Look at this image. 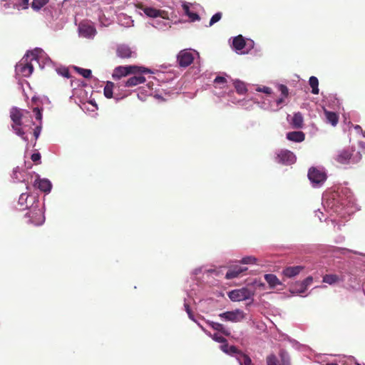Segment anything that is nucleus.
<instances>
[{
    "label": "nucleus",
    "instance_id": "3c124183",
    "mask_svg": "<svg viewBox=\"0 0 365 365\" xmlns=\"http://www.w3.org/2000/svg\"><path fill=\"white\" fill-rule=\"evenodd\" d=\"M29 0H21L22 9H26L29 7Z\"/></svg>",
    "mask_w": 365,
    "mask_h": 365
},
{
    "label": "nucleus",
    "instance_id": "c756f323",
    "mask_svg": "<svg viewBox=\"0 0 365 365\" xmlns=\"http://www.w3.org/2000/svg\"><path fill=\"white\" fill-rule=\"evenodd\" d=\"M49 0H33L31 3V8L34 11H39L42 7H43Z\"/></svg>",
    "mask_w": 365,
    "mask_h": 365
},
{
    "label": "nucleus",
    "instance_id": "f8f14e48",
    "mask_svg": "<svg viewBox=\"0 0 365 365\" xmlns=\"http://www.w3.org/2000/svg\"><path fill=\"white\" fill-rule=\"evenodd\" d=\"M145 82V78L141 75L135 76L124 82L125 87H133Z\"/></svg>",
    "mask_w": 365,
    "mask_h": 365
},
{
    "label": "nucleus",
    "instance_id": "4be33fe9",
    "mask_svg": "<svg viewBox=\"0 0 365 365\" xmlns=\"http://www.w3.org/2000/svg\"><path fill=\"white\" fill-rule=\"evenodd\" d=\"M232 45L236 50L241 51L245 46V38L242 35L235 37L232 41Z\"/></svg>",
    "mask_w": 365,
    "mask_h": 365
},
{
    "label": "nucleus",
    "instance_id": "9b49d317",
    "mask_svg": "<svg viewBox=\"0 0 365 365\" xmlns=\"http://www.w3.org/2000/svg\"><path fill=\"white\" fill-rule=\"evenodd\" d=\"M78 29L80 34L83 37L89 38L93 36L96 34L95 28L91 25L81 24Z\"/></svg>",
    "mask_w": 365,
    "mask_h": 365
},
{
    "label": "nucleus",
    "instance_id": "e433bc0d",
    "mask_svg": "<svg viewBox=\"0 0 365 365\" xmlns=\"http://www.w3.org/2000/svg\"><path fill=\"white\" fill-rule=\"evenodd\" d=\"M257 259L252 256L245 257L242 259L241 262L242 264H255Z\"/></svg>",
    "mask_w": 365,
    "mask_h": 365
},
{
    "label": "nucleus",
    "instance_id": "6e6552de",
    "mask_svg": "<svg viewBox=\"0 0 365 365\" xmlns=\"http://www.w3.org/2000/svg\"><path fill=\"white\" fill-rule=\"evenodd\" d=\"M276 161L283 165H292L296 161L295 155L290 150H280L275 158Z\"/></svg>",
    "mask_w": 365,
    "mask_h": 365
},
{
    "label": "nucleus",
    "instance_id": "412c9836",
    "mask_svg": "<svg viewBox=\"0 0 365 365\" xmlns=\"http://www.w3.org/2000/svg\"><path fill=\"white\" fill-rule=\"evenodd\" d=\"M207 324L215 330H217L218 331H220L225 336H230V332L228 329H225L223 324L214 322H208Z\"/></svg>",
    "mask_w": 365,
    "mask_h": 365
},
{
    "label": "nucleus",
    "instance_id": "f704fd0d",
    "mask_svg": "<svg viewBox=\"0 0 365 365\" xmlns=\"http://www.w3.org/2000/svg\"><path fill=\"white\" fill-rule=\"evenodd\" d=\"M209 335L212 337V339L217 341V342H219V343H225L227 342V339L223 337L221 335H219L218 334H209Z\"/></svg>",
    "mask_w": 365,
    "mask_h": 365
},
{
    "label": "nucleus",
    "instance_id": "37998d69",
    "mask_svg": "<svg viewBox=\"0 0 365 365\" xmlns=\"http://www.w3.org/2000/svg\"><path fill=\"white\" fill-rule=\"evenodd\" d=\"M31 159L35 163H38L41 160V154L39 153H35L31 155Z\"/></svg>",
    "mask_w": 365,
    "mask_h": 365
},
{
    "label": "nucleus",
    "instance_id": "20e7f679",
    "mask_svg": "<svg viewBox=\"0 0 365 365\" xmlns=\"http://www.w3.org/2000/svg\"><path fill=\"white\" fill-rule=\"evenodd\" d=\"M136 7L140 10H142L144 14L150 18H157L160 17L165 20L169 19V14L167 11L157 9L154 7L147 6L144 5L143 3H138L136 4Z\"/></svg>",
    "mask_w": 365,
    "mask_h": 365
},
{
    "label": "nucleus",
    "instance_id": "8fccbe9b",
    "mask_svg": "<svg viewBox=\"0 0 365 365\" xmlns=\"http://www.w3.org/2000/svg\"><path fill=\"white\" fill-rule=\"evenodd\" d=\"M185 310H186L187 313L189 315V317L190 319H192V312H191V309L190 308V306L187 304H185Z\"/></svg>",
    "mask_w": 365,
    "mask_h": 365
},
{
    "label": "nucleus",
    "instance_id": "423d86ee",
    "mask_svg": "<svg viewBox=\"0 0 365 365\" xmlns=\"http://www.w3.org/2000/svg\"><path fill=\"white\" fill-rule=\"evenodd\" d=\"M28 219L27 222L34 225H41L44 222V216L42 211L37 207H33L25 215Z\"/></svg>",
    "mask_w": 365,
    "mask_h": 365
},
{
    "label": "nucleus",
    "instance_id": "c85d7f7f",
    "mask_svg": "<svg viewBox=\"0 0 365 365\" xmlns=\"http://www.w3.org/2000/svg\"><path fill=\"white\" fill-rule=\"evenodd\" d=\"M234 86L239 94H245L247 92L245 83L240 81H235Z\"/></svg>",
    "mask_w": 365,
    "mask_h": 365
},
{
    "label": "nucleus",
    "instance_id": "49530a36",
    "mask_svg": "<svg viewBox=\"0 0 365 365\" xmlns=\"http://www.w3.org/2000/svg\"><path fill=\"white\" fill-rule=\"evenodd\" d=\"M226 79L225 78L222 77V76H217L215 80H214V83H226Z\"/></svg>",
    "mask_w": 365,
    "mask_h": 365
},
{
    "label": "nucleus",
    "instance_id": "58836bf2",
    "mask_svg": "<svg viewBox=\"0 0 365 365\" xmlns=\"http://www.w3.org/2000/svg\"><path fill=\"white\" fill-rule=\"evenodd\" d=\"M279 89L283 97H287L289 94V90L287 87L284 85H280L279 86Z\"/></svg>",
    "mask_w": 365,
    "mask_h": 365
},
{
    "label": "nucleus",
    "instance_id": "a18cd8bd",
    "mask_svg": "<svg viewBox=\"0 0 365 365\" xmlns=\"http://www.w3.org/2000/svg\"><path fill=\"white\" fill-rule=\"evenodd\" d=\"M41 131V125H38V126H36L35 128V129L34 130V135L36 140H37L38 138L39 137Z\"/></svg>",
    "mask_w": 365,
    "mask_h": 365
},
{
    "label": "nucleus",
    "instance_id": "b1692460",
    "mask_svg": "<svg viewBox=\"0 0 365 365\" xmlns=\"http://www.w3.org/2000/svg\"><path fill=\"white\" fill-rule=\"evenodd\" d=\"M313 282V278L312 277L309 276V277H307L305 279H304L302 282H301L300 283H299V288L297 289V291L299 292V293H304L308 286H309Z\"/></svg>",
    "mask_w": 365,
    "mask_h": 365
},
{
    "label": "nucleus",
    "instance_id": "09e8293b",
    "mask_svg": "<svg viewBox=\"0 0 365 365\" xmlns=\"http://www.w3.org/2000/svg\"><path fill=\"white\" fill-rule=\"evenodd\" d=\"M223 344L221 346V349L222 351H223L225 353H228V350H229V347L230 346L228 345V344L227 342L225 343H222Z\"/></svg>",
    "mask_w": 365,
    "mask_h": 365
},
{
    "label": "nucleus",
    "instance_id": "a19ab883",
    "mask_svg": "<svg viewBox=\"0 0 365 365\" xmlns=\"http://www.w3.org/2000/svg\"><path fill=\"white\" fill-rule=\"evenodd\" d=\"M28 195L26 193H21L20 197H19V203L23 206L24 205V204L26 203V200L28 198Z\"/></svg>",
    "mask_w": 365,
    "mask_h": 365
},
{
    "label": "nucleus",
    "instance_id": "ddd939ff",
    "mask_svg": "<svg viewBox=\"0 0 365 365\" xmlns=\"http://www.w3.org/2000/svg\"><path fill=\"white\" fill-rule=\"evenodd\" d=\"M303 269L302 266L288 267L283 270L282 273L285 277L291 278L298 275Z\"/></svg>",
    "mask_w": 365,
    "mask_h": 365
},
{
    "label": "nucleus",
    "instance_id": "a878e982",
    "mask_svg": "<svg viewBox=\"0 0 365 365\" xmlns=\"http://www.w3.org/2000/svg\"><path fill=\"white\" fill-rule=\"evenodd\" d=\"M114 86H115L114 83H113L111 81H108L106 83V85L104 87L103 93H104V96L107 98H113V91Z\"/></svg>",
    "mask_w": 365,
    "mask_h": 365
},
{
    "label": "nucleus",
    "instance_id": "f03ea898",
    "mask_svg": "<svg viewBox=\"0 0 365 365\" xmlns=\"http://www.w3.org/2000/svg\"><path fill=\"white\" fill-rule=\"evenodd\" d=\"M23 115V111L19 108H12L10 110V118L13 122L11 125L12 129L17 135L21 137L24 141L28 142L29 139L21 128Z\"/></svg>",
    "mask_w": 365,
    "mask_h": 365
},
{
    "label": "nucleus",
    "instance_id": "393cba45",
    "mask_svg": "<svg viewBox=\"0 0 365 365\" xmlns=\"http://www.w3.org/2000/svg\"><path fill=\"white\" fill-rule=\"evenodd\" d=\"M340 280L341 279L337 274H325L323 277L322 281L324 283L331 285V284L339 282Z\"/></svg>",
    "mask_w": 365,
    "mask_h": 365
},
{
    "label": "nucleus",
    "instance_id": "cd10ccee",
    "mask_svg": "<svg viewBox=\"0 0 365 365\" xmlns=\"http://www.w3.org/2000/svg\"><path fill=\"white\" fill-rule=\"evenodd\" d=\"M264 279L266 282L272 287H274L277 284H279V281L274 274H267L264 275Z\"/></svg>",
    "mask_w": 365,
    "mask_h": 365
},
{
    "label": "nucleus",
    "instance_id": "f257e3e1",
    "mask_svg": "<svg viewBox=\"0 0 365 365\" xmlns=\"http://www.w3.org/2000/svg\"><path fill=\"white\" fill-rule=\"evenodd\" d=\"M152 73L149 68L138 66H120L113 70L112 77L114 80H119L129 74H143Z\"/></svg>",
    "mask_w": 365,
    "mask_h": 365
},
{
    "label": "nucleus",
    "instance_id": "c9c22d12",
    "mask_svg": "<svg viewBox=\"0 0 365 365\" xmlns=\"http://www.w3.org/2000/svg\"><path fill=\"white\" fill-rule=\"evenodd\" d=\"M57 72L61 76L69 78L71 77L69 70L67 68H60L57 69Z\"/></svg>",
    "mask_w": 365,
    "mask_h": 365
},
{
    "label": "nucleus",
    "instance_id": "4468645a",
    "mask_svg": "<svg viewBox=\"0 0 365 365\" xmlns=\"http://www.w3.org/2000/svg\"><path fill=\"white\" fill-rule=\"evenodd\" d=\"M287 138L293 142L301 143L305 139V134L302 131H292L287 133Z\"/></svg>",
    "mask_w": 365,
    "mask_h": 365
},
{
    "label": "nucleus",
    "instance_id": "a211bd4d",
    "mask_svg": "<svg viewBox=\"0 0 365 365\" xmlns=\"http://www.w3.org/2000/svg\"><path fill=\"white\" fill-rule=\"evenodd\" d=\"M117 56L121 58H128L132 56L130 48L125 45H120L117 48Z\"/></svg>",
    "mask_w": 365,
    "mask_h": 365
},
{
    "label": "nucleus",
    "instance_id": "f3484780",
    "mask_svg": "<svg viewBox=\"0 0 365 365\" xmlns=\"http://www.w3.org/2000/svg\"><path fill=\"white\" fill-rule=\"evenodd\" d=\"M247 269V268H246V267L242 268L241 267H235L230 268L227 272V273L225 274V278L227 279H231L238 277L242 272L246 271Z\"/></svg>",
    "mask_w": 365,
    "mask_h": 365
},
{
    "label": "nucleus",
    "instance_id": "72a5a7b5",
    "mask_svg": "<svg viewBox=\"0 0 365 365\" xmlns=\"http://www.w3.org/2000/svg\"><path fill=\"white\" fill-rule=\"evenodd\" d=\"M222 16V14L221 12H217L215 14H214L210 21L209 26H211L214 24L218 22L221 19Z\"/></svg>",
    "mask_w": 365,
    "mask_h": 365
},
{
    "label": "nucleus",
    "instance_id": "79ce46f5",
    "mask_svg": "<svg viewBox=\"0 0 365 365\" xmlns=\"http://www.w3.org/2000/svg\"><path fill=\"white\" fill-rule=\"evenodd\" d=\"M240 353H242L239 351L235 346H230L228 353L229 354H237V356H240Z\"/></svg>",
    "mask_w": 365,
    "mask_h": 365
},
{
    "label": "nucleus",
    "instance_id": "39448f33",
    "mask_svg": "<svg viewBox=\"0 0 365 365\" xmlns=\"http://www.w3.org/2000/svg\"><path fill=\"white\" fill-rule=\"evenodd\" d=\"M308 178L314 187L321 186L327 180V174L315 167H312L308 171Z\"/></svg>",
    "mask_w": 365,
    "mask_h": 365
},
{
    "label": "nucleus",
    "instance_id": "0eeeda50",
    "mask_svg": "<svg viewBox=\"0 0 365 365\" xmlns=\"http://www.w3.org/2000/svg\"><path fill=\"white\" fill-rule=\"evenodd\" d=\"M228 296L232 301L240 302L250 299L252 292L247 288H242L230 292Z\"/></svg>",
    "mask_w": 365,
    "mask_h": 365
},
{
    "label": "nucleus",
    "instance_id": "9d476101",
    "mask_svg": "<svg viewBox=\"0 0 365 365\" xmlns=\"http://www.w3.org/2000/svg\"><path fill=\"white\" fill-rule=\"evenodd\" d=\"M177 61L180 66L187 67L194 61L193 54L187 49L182 50L177 56Z\"/></svg>",
    "mask_w": 365,
    "mask_h": 365
},
{
    "label": "nucleus",
    "instance_id": "de8ad7c7",
    "mask_svg": "<svg viewBox=\"0 0 365 365\" xmlns=\"http://www.w3.org/2000/svg\"><path fill=\"white\" fill-rule=\"evenodd\" d=\"M280 356L283 363V365H289V361L286 359V353L284 351L280 352Z\"/></svg>",
    "mask_w": 365,
    "mask_h": 365
},
{
    "label": "nucleus",
    "instance_id": "ea45409f",
    "mask_svg": "<svg viewBox=\"0 0 365 365\" xmlns=\"http://www.w3.org/2000/svg\"><path fill=\"white\" fill-rule=\"evenodd\" d=\"M33 112L35 114V117L38 120H42V113H41V110L38 108H34L33 109Z\"/></svg>",
    "mask_w": 365,
    "mask_h": 365
},
{
    "label": "nucleus",
    "instance_id": "5701e85b",
    "mask_svg": "<svg viewBox=\"0 0 365 365\" xmlns=\"http://www.w3.org/2000/svg\"><path fill=\"white\" fill-rule=\"evenodd\" d=\"M182 9L186 16H187L191 21H199L200 19V16L190 10V7L187 4H182Z\"/></svg>",
    "mask_w": 365,
    "mask_h": 365
},
{
    "label": "nucleus",
    "instance_id": "4c0bfd02",
    "mask_svg": "<svg viewBox=\"0 0 365 365\" xmlns=\"http://www.w3.org/2000/svg\"><path fill=\"white\" fill-rule=\"evenodd\" d=\"M156 25H153L155 28L158 29H164L167 27H170V26H168V23H166L165 21H156Z\"/></svg>",
    "mask_w": 365,
    "mask_h": 365
},
{
    "label": "nucleus",
    "instance_id": "6ab92c4d",
    "mask_svg": "<svg viewBox=\"0 0 365 365\" xmlns=\"http://www.w3.org/2000/svg\"><path fill=\"white\" fill-rule=\"evenodd\" d=\"M291 125L294 128H302L304 125V118L301 113L298 112L294 114L292 117Z\"/></svg>",
    "mask_w": 365,
    "mask_h": 365
},
{
    "label": "nucleus",
    "instance_id": "dca6fc26",
    "mask_svg": "<svg viewBox=\"0 0 365 365\" xmlns=\"http://www.w3.org/2000/svg\"><path fill=\"white\" fill-rule=\"evenodd\" d=\"M35 186L44 192H48L51 191L52 185L47 179H40L35 181Z\"/></svg>",
    "mask_w": 365,
    "mask_h": 365
},
{
    "label": "nucleus",
    "instance_id": "2eb2a0df",
    "mask_svg": "<svg viewBox=\"0 0 365 365\" xmlns=\"http://www.w3.org/2000/svg\"><path fill=\"white\" fill-rule=\"evenodd\" d=\"M352 154L347 150H342L339 151L336 157V161L341 164H347L351 158Z\"/></svg>",
    "mask_w": 365,
    "mask_h": 365
},
{
    "label": "nucleus",
    "instance_id": "7c9ffc66",
    "mask_svg": "<svg viewBox=\"0 0 365 365\" xmlns=\"http://www.w3.org/2000/svg\"><path fill=\"white\" fill-rule=\"evenodd\" d=\"M237 360L241 365H251L252 364L251 359L243 353H240V356H237Z\"/></svg>",
    "mask_w": 365,
    "mask_h": 365
},
{
    "label": "nucleus",
    "instance_id": "aec40b11",
    "mask_svg": "<svg viewBox=\"0 0 365 365\" xmlns=\"http://www.w3.org/2000/svg\"><path fill=\"white\" fill-rule=\"evenodd\" d=\"M324 115L327 123H330L333 126H336L339 122V115L331 111L324 110Z\"/></svg>",
    "mask_w": 365,
    "mask_h": 365
},
{
    "label": "nucleus",
    "instance_id": "603ef678",
    "mask_svg": "<svg viewBox=\"0 0 365 365\" xmlns=\"http://www.w3.org/2000/svg\"><path fill=\"white\" fill-rule=\"evenodd\" d=\"M261 91L269 94L271 93L272 89L269 87H264L262 90H260Z\"/></svg>",
    "mask_w": 365,
    "mask_h": 365
},
{
    "label": "nucleus",
    "instance_id": "c03bdc74",
    "mask_svg": "<svg viewBox=\"0 0 365 365\" xmlns=\"http://www.w3.org/2000/svg\"><path fill=\"white\" fill-rule=\"evenodd\" d=\"M4 3L3 4V7L5 9H9L11 6L15 7L16 5L15 4H12L9 0H2Z\"/></svg>",
    "mask_w": 365,
    "mask_h": 365
},
{
    "label": "nucleus",
    "instance_id": "473e14b6",
    "mask_svg": "<svg viewBox=\"0 0 365 365\" xmlns=\"http://www.w3.org/2000/svg\"><path fill=\"white\" fill-rule=\"evenodd\" d=\"M267 365H277L278 359L274 354H269L266 358Z\"/></svg>",
    "mask_w": 365,
    "mask_h": 365
},
{
    "label": "nucleus",
    "instance_id": "bb28decb",
    "mask_svg": "<svg viewBox=\"0 0 365 365\" xmlns=\"http://www.w3.org/2000/svg\"><path fill=\"white\" fill-rule=\"evenodd\" d=\"M309 86L312 88V93L313 94H318L319 93V81L318 78L315 76H311L309 80Z\"/></svg>",
    "mask_w": 365,
    "mask_h": 365
},
{
    "label": "nucleus",
    "instance_id": "1a4fd4ad",
    "mask_svg": "<svg viewBox=\"0 0 365 365\" xmlns=\"http://www.w3.org/2000/svg\"><path fill=\"white\" fill-rule=\"evenodd\" d=\"M219 317L226 321L238 322L245 319V314L243 311L240 309H235L234 311L221 313L219 314Z\"/></svg>",
    "mask_w": 365,
    "mask_h": 365
},
{
    "label": "nucleus",
    "instance_id": "7ed1b4c3",
    "mask_svg": "<svg viewBox=\"0 0 365 365\" xmlns=\"http://www.w3.org/2000/svg\"><path fill=\"white\" fill-rule=\"evenodd\" d=\"M32 60H36V57L32 56L31 59H29L28 54L24 56L16 66L17 73L21 74L24 77H29L34 71V66L31 63Z\"/></svg>",
    "mask_w": 365,
    "mask_h": 365
},
{
    "label": "nucleus",
    "instance_id": "2f4dec72",
    "mask_svg": "<svg viewBox=\"0 0 365 365\" xmlns=\"http://www.w3.org/2000/svg\"><path fill=\"white\" fill-rule=\"evenodd\" d=\"M77 72L86 78H89L91 76V71L90 69L82 68L79 67L75 68Z\"/></svg>",
    "mask_w": 365,
    "mask_h": 365
},
{
    "label": "nucleus",
    "instance_id": "864d4df0",
    "mask_svg": "<svg viewBox=\"0 0 365 365\" xmlns=\"http://www.w3.org/2000/svg\"><path fill=\"white\" fill-rule=\"evenodd\" d=\"M285 97H282V98H279L277 100L276 103H277V106H279L281 105L282 103H283L284 102V98Z\"/></svg>",
    "mask_w": 365,
    "mask_h": 365
},
{
    "label": "nucleus",
    "instance_id": "5fc2aeb1",
    "mask_svg": "<svg viewBox=\"0 0 365 365\" xmlns=\"http://www.w3.org/2000/svg\"><path fill=\"white\" fill-rule=\"evenodd\" d=\"M326 365H338L337 364H334V363H331V364H327Z\"/></svg>",
    "mask_w": 365,
    "mask_h": 365
}]
</instances>
